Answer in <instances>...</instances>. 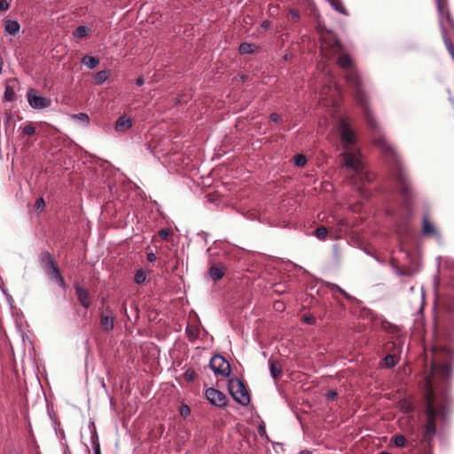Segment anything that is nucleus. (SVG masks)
I'll return each instance as SVG.
<instances>
[{"label": "nucleus", "mask_w": 454, "mask_h": 454, "mask_svg": "<svg viewBox=\"0 0 454 454\" xmlns=\"http://www.w3.org/2000/svg\"><path fill=\"white\" fill-rule=\"evenodd\" d=\"M451 399L450 395L443 391L435 392L428 384L425 393L426 424L423 426V432L420 442L425 447H431V443L436 434V421L444 424L450 413Z\"/></svg>", "instance_id": "nucleus-1"}, {"label": "nucleus", "mask_w": 454, "mask_h": 454, "mask_svg": "<svg viewBox=\"0 0 454 454\" xmlns=\"http://www.w3.org/2000/svg\"><path fill=\"white\" fill-rule=\"evenodd\" d=\"M440 306L439 327L441 333L435 339L432 351L451 358L454 354V297H442Z\"/></svg>", "instance_id": "nucleus-2"}, {"label": "nucleus", "mask_w": 454, "mask_h": 454, "mask_svg": "<svg viewBox=\"0 0 454 454\" xmlns=\"http://www.w3.org/2000/svg\"><path fill=\"white\" fill-rule=\"evenodd\" d=\"M373 143L376 146L380 147L386 155L392 157L394 160L392 175L396 181L400 195L403 198V205L407 210H411L414 201L413 190L395 148L381 136L375 137Z\"/></svg>", "instance_id": "nucleus-3"}, {"label": "nucleus", "mask_w": 454, "mask_h": 454, "mask_svg": "<svg viewBox=\"0 0 454 454\" xmlns=\"http://www.w3.org/2000/svg\"><path fill=\"white\" fill-rule=\"evenodd\" d=\"M321 41V50L330 56L343 51V45L338 36L331 30L326 29L320 23L317 27Z\"/></svg>", "instance_id": "nucleus-4"}, {"label": "nucleus", "mask_w": 454, "mask_h": 454, "mask_svg": "<svg viewBox=\"0 0 454 454\" xmlns=\"http://www.w3.org/2000/svg\"><path fill=\"white\" fill-rule=\"evenodd\" d=\"M228 390L231 397L240 405L247 406L250 403V394L244 381L238 378L231 379L228 382Z\"/></svg>", "instance_id": "nucleus-5"}, {"label": "nucleus", "mask_w": 454, "mask_h": 454, "mask_svg": "<svg viewBox=\"0 0 454 454\" xmlns=\"http://www.w3.org/2000/svg\"><path fill=\"white\" fill-rule=\"evenodd\" d=\"M345 80L348 85L355 90V99L356 103L364 104L365 98L368 97L364 90L363 83L360 80L356 68L347 71Z\"/></svg>", "instance_id": "nucleus-6"}, {"label": "nucleus", "mask_w": 454, "mask_h": 454, "mask_svg": "<svg viewBox=\"0 0 454 454\" xmlns=\"http://www.w3.org/2000/svg\"><path fill=\"white\" fill-rule=\"evenodd\" d=\"M338 129L340 134V142L345 150H350L351 146L356 144V134L350 129L347 120L340 117L338 120Z\"/></svg>", "instance_id": "nucleus-7"}, {"label": "nucleus", "mask_w": 454, "mask_h": 454, "mask_svg": "<svg viewBox=\"0 0 454 454\" xmlns=\"http://www.w3.org/2000/svg\"><path fill=\"white\" fill-rule=\"evenodd\" d=\"M209 367L215 375L228 377L231 374V365L229 362L220 355L212 356L209 362Z\"/></svg>", "instance_id": "nucleus-8"}, {"label": "nucleus", "mask_w": 454, "mask_h": 454, "mask_svg": "<svg viewBox=\"0 0 454 454\" xmlns=\"http://www.w3.org/2000/svg\"><path fill=\"white\" fill-rule=\"evenodd\" d=\"M440 17V26L442 35L444 41V43L447 47V50L450 53L451 57L454 59V44L452 38L454 36V33L450 31V26L447 21L446 15L444 14L442 17Z\"/></svg>", "instance_id": "nucleus-9"}, {"label": "nucleus", "mask_w": 454, "mask_h": 454, "mask_svg": "<svg viewBox=\"0 0 454 454\" xmlns=\"http://www.w3.org/2000/svg\"><path fill=\"white\" fill-rule=\"evenodd\" d=\"M207 400L213 405L223 408L227 404V397L224 393L214 387H208L205 391Z\"/></svg>", "instance_id": "nucleus-10"}, {"label": "nucleus", "mask_w": 454, "mask_h": 454, "mask_svg": "<svg viewBox=\"0 0 454 454\" xmlns=\"http://www.w3.org/2000/svg\"><path fill=\"white\" fill-rule=\"evenodd\" d=\"M342 155L347 168L353 170H359L362 168L358 152L353 151L352 148H350V150H346Z\"/></svg>", "instance_id": "nucleus-11"}, {"label": "nucleus", "mask_w": 454, "mask_h": 454, "mask_svg": "<svg viewBox=\"0 0 454 454\" xmlns=\"http://www.w3.org/2000/svg\"><path fill=\"white\" fill-rule=\"evenodd\" d=\"M100 326L106 332H110L114 329V316L109 306L100 311Z\"/></svg>", "instance_id": "nucleus-12"}, {"label": "nucleus", "mask_w": 454, "mask_h": 454, "mask_svg": "<svg viewBox=\"0 0 454 454\" xmlns=\"http://www.w3.org/2000/svg\"><path fill=\"white\" fill-rule=\"evenodd\" d=\"M35 90H29L27 92V100L29 105L35 109H43L51 106V100L48 98L36 96L34 94Z\"/></svg>", "instance_id": "nucleus-13"}, {"label": "nucleus", "mask_w": 454, "mask_h": 454, "mask_svg": "<svg viewBox=\"0 0 454 454\" xmlns=\"http://www.w3.org/2000/svg\"><path fill=\"white\" fill-rule=\"evenodd\" d=\"M358 105L363 108L364 119H365L368 126L371 128L372 131L373 133L379 132L380 125L369 106L368 98H365L364 104H358Z\"/></svg>", "instance_id": "nucleus-14"}, {"label": "nucleus", "mask_w": 454, "mask_h": 454, "mask_svg": "<svg viewBox=\"0 0 454 454\" xmlns=\"http://www.w3.org/2000/svg\"><path fill=\"white\" fill-rule=\"evenodd\" d=\"M436 358H442L445 362L440 364L437 368V373L441 376L442 380H448L451 376V364L449 361L452 360L454 356L451 358L446 357V356L439 353L433 352ZM454 355V353H453Z\"/></svg>", "instance_id": "nucleus-15"}, {"label": "nucleus", "mask_w": 454, "mask_h": 454, "mask_svg": "<svg viewBox=\"0 0 454 454\" xmlns=\"http://www.w3.org/2000/svg\"><path fill=\"white\" fill-rule=\"evenodd\" d=\"M436 7L439 16L442 17L446 15L448 23L450 26V31L454 33V19L451 17L450 9L448 6V0H435Z\"/></svg>", "instance_id": "nucleus-16"}, {"label": "nucleus", "mask_w": 454, "mask_h": 454, "mask_svg": "<svg viewBox=\"0 0 454 454\" xmlns=\"http://www.w3.org/2000/svg\"><path fill=\"white\" fill-rule=\"evenodd\" d=\"M74 290L75 294L77 296V300L81 303V305L86 309H89L92 301L88 290L78 284L74 286Z\"/></svg>", "instance_id": "nucleus-17"}, {"label": "nucleus", "mask_w": 454, "mask_h": 454, "mask_svg": "<svg viewBox=\"0 0 454 454\" xmlns=\"http://www.w3.org/2000/svg\"><path fill=\"white\" fill-rule=\"evenodd\" d=\"M339 54L340 56L337 59V64L341 69L347 72L353 68H356L355 61L350 57V55L342 52Z\"/></svg>", "instance_id": "nucleus-18"}, {"label": "nucleus", "mask_w": 454, "mask_h": 454, "mask_svg": "<svg viewBox=\"0 0 454 454\" xmlns=\"http://www.w3.org/2000/svg\"><path fill=\"white\" fill-rule=\"evenodd\" d=\"M226 268L223 264H214L208 269V275L215 282L222 279L225 274Z\"/></svg>", "instance_id": "nucleus-19"}, {"label": "nucleus", "mask_w": 454, "mask_h": 454, "mask_svg": "<svg viewBox=\"0 0 454 454\" xmlns=\"http://www.w3.org/2000/svg\"><path fill=\"white\" fill-rule=\"evenodd\" d=\"M437 231L434 224L430 222L427 215H424L422 218V234L425 237H432L436 235Z\"/></svg>", "instance_id": "nucleus-20"}, {"label": "nucleus", "mask_w": 454, "mask_h": 454, "mask_svg": "<svg viewBox=\"0 0 454 454\" xmlns=\"http://www.w3.org/2000/svg\"><path fill=\"white\" fill-rule=\"evenodd\" d=\"M39 262L44 270L56 264L54 257L48 251H43L39 254Z\"/></svg>", "instance_id": "nucleus-21"}, {"label": "nucleus", "mask_w": 454, "mask_h": 454, "mask_svg": "<svg viewBox=\"0 0 454 454\" xmlns=\"http://www.w3.org/2000/svg\"><path fill=\"white\" fill-rule=\"evenodd\" d=\"M269 365H270V375L274 380H278V378H280L282 376V373H283L282 364L278 360L270 358Z\"/></svg>", "instance_id": "nucleus-22"}, {"label": "nucleus", "mask_w": 454, "mask_h": 454, "mask_svg": "<svg viewBox=\"0 0 454 454\" xmlns=\"http://www.w3.org/2000/svg\"><path fill=\"white\" fill-rule=\"evenodd\" d=\"M132 126V120L125 116H121L115 122V130L117 132H124Z\"/></svg>", "instance_id": "nucleus-23"}, {"label": "nucleus", "mask_w": 454, "mask_h": 454, "mask_svg": "<svg viewBox=\"0 0 454 454\" xmlns=\"http://www.w3.org/2000/svg\"><path fill=\"white\" fill-rule=\"evenodd\" d=\"M20 24L16 20H8L5 21L4 29L10 35H15L20 30Z\"/></svg>", "instance_id": "nucleus-24"}, {"label": "nucleus", "mask_w": 454, "mask_h": 454, "mask_svg": "<svg viewBox=\"0 0 454 454\" xmlns=\"http://www.w3.org/2000/svg\"><path fill=\"white\" fill-rule=\"evenodd\" d=\"M82 63L87 66L90 69H94L99 63V59L93 56L85 55L82 59Z\"/></svg>", "instance_id": "nucleus-25"}, {"label": "nucleus", "mask_w": 454, "mask_h": 454, "mask_svg": "<svg viewBox=\"0 0 454 454\" xmlns=\"http://www.w3.org/2000/svg\"><path fill=\"white\" fill-rule=\"evenodd\" d=\"M185 332L188 339L192 341L199 338L200 329L197 326L188 325Z\"/></svg>", "instance_id": "nucleus-26"}, {"label": "nucleus", "mask_w": 454, "mask_h": 454, "mask_svg": "<svg viewBox=\"0 0 454 454\" xmlns=\"http://www.w3.org/2000/svg\"><path fill=\"white\" fill-rule=\"evenodd\" d=\"M90 29L85 26H79L74 32L73 35L76 38H84L86 37Z\"/></svg>", "instance_id": "nucleus-27"}, {"label": "nucleus", "mask_w": 454, "mask_h": 454, "mask_svg": "<svg viewBox=\"0 0 454 454\" xmlns=\"http://www.w3.org/2000/svg\"><path fill=\"white\" fill-rule=\"evenodd\" d=\"M255 45L248 43H242L239 47L240 54H250L254 51Z\"/></svg>", "instance_id": "nucleus-28"}, {"label": "nucleus", "mask_w": 454, "mask_h": 454, "mask_svg": "<svg viewBox=\"0 0 454 454\" xmlns=\"http://www.w3.org/2000/svg\"><path fill=\"white\" fill-rule=\"evenodd\" d=\"M108 77H109V71L102 70V71L96 73L94 79H95L96 83L101 84L105 81H106Z\"/></svg>", "instance_id": "nucleus-29"}, {"label": "nucleus", "mask_w": 454, "mask_h": 454, "mask_svg": "<svg viewBox=\"0 0 454 454\" xmlns=\"http://www.w3.org/2000/svg\"><path fill=\"white\" fill-rule=\"evenodd\" d=\"M4 98L6 101H13L15 99V91L11 86H5Z\"/></svg>", "instance_id": "nucleus-30"}, {"label": "nucleus", "mask_w": 454, "mask_h": 454, "mask_svg": "<svg viewBox=\"0 0 454 454\" xmlns=\"http://www.w3.org/2000/svg\"><path fill=\"white\" fill-rule=\"evenodd\" d=\"M45 272L52 279H54L57 276L60 274V270L57 263L51 266V268L45 270Z\"/></svg>", "instance_id": "nucleus-31"}, {"label": "nucleus", "mask_w": 454, "mask_h": 454, "mask_svg": "<svg viewBox=\"0 0 454 454\" xmlns=\"http://www.w3.org/2000/svg\"><path fill=\"white\" fill-rule=\"evenodd\" d=\"M394 443L396 447L402 448L405 445L406 439L403 434H395L393 436Z\"/></svg>", "instance_id": "nucleus-32"}, {"label": "nucleus", "mask_w": 454, "mask_h": 454, "mask_svg": "<svg viewBox=\"0 0 454 454\" xmlns=\"http://www.w3.org/2000/svg\"><path fill=\"white\" fill-rule=\"evenodd\" d=\"M72 118L82 122L83 124H89V122H90L89 115L84 113L73 114Z\"/></svg>", "instance_id": "nucleus-33"}, {"label": "nucleus", "mask_w": 454, "mask_h": 454, "mask_svg": "<svg viewBox=\"0 0 454 454\" xmlns=\"http://www.w3.org/2000/svg\"><path fill=\"white\" fill-rule=\"evenodd\" d=\"M146 276L143 270H138L136 271L134 276V281L137 284H143L145 281Z\"/></svg>", "instance_id": "nucleus-34"}, {"label": "nucleus", "mask_w": 454, "mask_h": 454, "mask_svg": "<svg viewBox=\"0 0 454 454\" xmlns=\"http://www.w3.org/2000/svg\"><path fill=\"white\" fill-rule=\"evenodd\" d=\"M327 233H328V231L325 226L317 227L315 231V235L317 236V238L321 240H323L326 238Z\"/></svg>", "instance_id": "nucleus-35"}, {"label": "nucleus", "mask_w": 454, "mask_h": 454, "mask_svg": "<svg viewBox=\"0 0 454 454\" xmlns=\"http://www.w3.org/2000/svg\"><path fill=\"white\" fill-rule=\"evenodd\" d=\"M294 160L295 165L298 167H303L307 162L306 157L303 154H300V153L294 155Z\"/></svg>", "instance_id": "nucleus-36"}, {"label": "nucleus", "mask_w": 454, "mask_h": 454, "mask_svg": "<svg viewBox=\"0 0 454 454\" xmlns=\"http://www.w3.org/2000/svg\"><path fill=\"white\" fill-rule=\"evenodd\" d=\"M273 292L276 294H283L286 293V286L282 283H277L272 286Z\"/></svg>", "instance_id": "nucleus-37"}, {"label": "nucleus", "mask_w": 454, "mask_h": 454, "mask_svg": "<svg viewBox=\"0 0 454 454\" xmlns=\"http://www.w3.org/2000/svg\"><path fill=\"white\" fill-rule=\"evenodd\" d=\"M331 289L332 290H336L337 292H339L341 295H343L348 301H352L354 299L353 296L348 294L346 291H344L341 287H340L337 285H333Z\"/></svg>", "instance_id": "nucleus-38"}, {"label": "nucleus", "mask_w": 454, "mask_h": 454, "mask_svg": "<svg viewBox=\"0 0 454 454\" xmlns=\"http://www.w3.org/2000/svg\"><path fill=\"white\" fill-rule=\"evenodd\" d=\"M384 361H385L386 366L388 367V368L394 367L395 365V364H396L395 356H393V355L386 356L385 358H384Z\"/></svg>", "instance_id": "nucleus-39"}, {"label": "nucleus", "mask_w": 454, "mask_h": 454, "mask_svg": "<svg viewBox=\"0 0 454 454\" xmlns=\"http://www.w3.org/2000/svg\"><path fill=\"white\" fill-rule=\"evenodd\" d=\"M44 207L45 201L43 197L38 198L34 204V208L39 212L43 211Z\"/></svg>", "instance_id": "nucleus-40"}, {"label": "nucleus", "mask_w": 454, "mask_h": 454, "mask_svg": "<svg viewBox=\"0 0 454 454\" xmlns=\"http://www.w3.org/2000/svg\"><path fill=\"white\" fill-rule=\"evenodd\" d=\"M21 133L24 136H32L35 133V128L32 125H27L22 128Z\"/></svg>", "instance_id": "nucleus-41"}, {"label": "nucleus", "mask_w": 454, "mask_h": 454, "mask_svg": "<svg viewBox=\"0 0 454 454\" xmlns=\"http://www.w3.org/2000/svg\"><path fill=\"white\" fill-rule=\"evenodd\" d=\"M171 234L172 231L167 228L159 231V237L163 240H167Z\"/></svg>", "instance_id": "nucleus-42"}, {"label": "nucleus", "mask_w": 454, "mask_h": 454, "mask_svg": "<svg viewBox=\"0 0 454 454\" xmlns=\"http://www.w3.org/2000/svg\"><path fill=\"white\" fill-rule=\"evenodd\" d=\"M184 379L189 381L192 382L195 379V372L194 370L189 369L184 373Z\"/></svg>", "instance_id": "nucleus-43"}, {"label": "nucleus", "mask_w": 454, "mask_h": 454, "mask_svg": "<svg viewBox=\"0 0 454 454\" xmlns=\"http://www.w3.org/2000/svg\"><path fill=\"white\" fill-rule=\"evenodd\" d=\"M289 16H290V18H291V21H292V22H294V23H295V22H297V21L299 20V19H300V12H299V11H297V10L291 9V10L289 11Z\"/></svg>", "instance_id": "nucleus-44"}, {"label": "nucleus", "mask_w": 454, "mask_h": 454, "mask_svg": "<svg viewBox=\"0 0 454 454\" xmlns=\"http://www.w3.org/2000/svg\"><path fill=\"white\" fill-rule=\"evenodd\" d=\"M338 395V393L337 391L333 390V389H330L328 390L326 393H325V398L328 400V401H333Z\"/></svg>", "instance_id": "nucleus-45"}, {"label": "nucleus", "mask_w": 454, "mask_h": 454, "mask_svg": "<svg viewBox=\"0 0 454 454\" xmlns=\"http://www.w3.org/2000/svg\"><path fill=\"white\" fill-rule=\"evenodd\" d=\"M332 4L334 6L335 10H337L338 12H340L341 13L346 12L343 4L339 0L333 1Z\"/></svg>", "instance_id": "nucleus-46"}, {"label": "nucleus", "mask_w": 454, "mask_h": 454, "mask_svg": "<svg viewBox=\"0 0 454 454\" xmlns=\"http://www.w3.org/2000/svg\"><path fill=\"white\" fill-rule=\"evenodd\" d=\"M55 281L58 282V284L62 287V288H66L67 287V285H66V282H65V279L64 278L62 277L61 273L57 276L55 278H54Z\"/></svg>", "instance_id": "nucleus-47"}, {"label": "nucleus", "mask_w": 454, "mask_h": 454, "mask_svg": "<svg viewBox=\"0 0 454 454\" xmlns=\"http://www.w3.org/2000/svg\"><path fill=\"white\" fill-rule=\"evenodd\" d=\"M9 9V4L6 0H0V12H4Z\"/></svg>", "instance_id": "nucleus-48"}, {"label": "nucleus", "mask_w": 454, "mask_h": 454, "mask_svg": "<svg viewBox=\"0 0 454 454\" xmlns=\"http://www.w3.org/2000/svg\"><path fill=\"white\" fill-rule=\"evenodd\" d=\"M257 431H258V434L261 435V436H266V428L264 427V425H259L258 427H257Z\"/></svg>", "instance_id": "nucleus-49"}, {"label": "nucleus", "mask_w": 454, "mask_h": 454, "mask_svg": "<svg viewBox=\"0 0 454 454\" xmlns=\"http://www.w3.org/2000/svg\"><path fill=\"white\" fill-rule=\"evenodd\" d=\"M270 119L274 122H278L280 120V115L276 113H272L270 116Z\"/></svg>", "instance_id": "nucleus-50"}, {"label": "nucleus", "mask_w": 454, "mask_h": 454, "mask_svg": "<svg viewBox=\"0 0 454 454\" xmlns=\"http://www.w3.org/2000/svg\"><path fill=\"white\" fill-rule=\"evenodd\" d=\"M94 443V454H101L100 445L98 440L93 442Z\"/></svg>", "instance_id": "nucleus-51"}, {"label": "nucleus", "mask_w": 454, "mask_h": 454, "mask_svg": "<svg viewBox=\"0 0 454 454\" xmlns=\"http://www.w3.org/2000/svg\"><path fill=\"white\" fill-rule=\"evenodd\" d=\"M274 308L278 310V311H281L284 309L285 306H284V303L281 302V301H276L274 303Z\"/></svg>", "instance_id": "nucleus-52"}, {"label": "nucleus", "mask_w": 454, "mask_h": 454, "mask_svg": "<svg viewBox=\"0 0 454 454\" xmlns=\"http://www.w3.org/2000/svg\"><path fill=\"white\" fill-rule=\"evenodd\" d=\"M189 413H190V408H189V406H187V405H183V406L181 407V414H182L183 416H185V415H187V414H189Z\"/></svg>", "instance_id": "nucleus-53"}, {"label": "nucleus", "mask_w": 454, "mask_h": 454, "mask_svg": "<svg viewBox=\"0 0 454 454\" xmlns=\"http://www.w3.org/2000/svg\"><path fill=\"white\" fill-rule=\"evenodd\" d=\"M156 254L153 252H150L147 254V260L151 262H153L154 261H156Z\"/></svg>", "instance_id": "nucleus-54"}, {"label": "nucleus", "mask_w": 454, "mask_h": 454, "mask_svg": "<svg viewBox=\"0 0 454 454\" xmlns=\"http://www.w3.org/2000/svg\"><path fill=\"white\" fill-rule=\"evenodd\" d=\"M145 81H144V78L142 76L138 77L137 80H136V84L137 86H142L144 84Z\"/></svg>", "instance_id": "nucleus-55"}, {"label": "nucleus", "mask_w": 454, "mask_h": 454, "mask_svg": "<svg viewBox=\"0 0 454 454\" xmlns=\"http://www.w3.org/2000/svg\"><path fill=\"white\" fill-rule=\"evenodd\" d=\"M270 26V22L268 20H265L262 22V27L264 28H267Z\"/></svg>", "instance_id": "nucleus-56"}, {"label": "nucleus", "mask_w": 454, "mask_h": 454, "mask_svg": "<svg viewBox=\"0 0 454 454\" xmlns=\"http://www.w3.org/2000/svg\"><path fill=\"white\" fill-rule=\"evenodd\" d=\"M413 411V407H412L411 405H410V404H409V405L406 407V409H405V411H406V412H411V411Z\"/></svg>", "instance_id": "nucleus-57"}, {"label": "nucleus", "mask_w": 454, "mask_h": 454, "mask_svg": "<svg viewBox=\"0 0 454 454\" xmlns=\"http://www.w3.org/2000/svg\"><path fill=\"white\" fill-rule=\"evenodd\" d=\"M300 454H310L309 450H304L300 452Z\"/></svg>", "instance_id": "nucleus-58"}, {"label": "nucleus", "mask_w": 454, "mask_h": 454, "mask_svg": "<svg viewBox=\"0 0 454 454\" xmlns=\"http://www.w3.org/2000/svg\"><path fill=\"white\" fill-rule=\"evenodd\" d=\"M306 321L309 323V324H312L313 320L310 319V318H307Z\"/></svg>", "instance_id": "nucleus-59"}, {"label": "nucleus", "mask_w": 454, "mask_h": 454, "mask_svg": "<svg viewBox=\"0 0 454 454\" xmlns=\"http://www.w3.org/2000/svg\"><path fill=\"white\" fill-rule=\"evenodd\" d=\"M379 454H389L387 451H381Z\"/></svg>", "instance_id": "nucleus-60"}, {"label": "nucleus", "mask_w": 454, "mask_h": 454, "mask_svg": "<svg viewBox=\"0 0 454 454\" xmlns=\"http://www.w3.org/2000/svg\"><path fill=\"white\" fill-rule=\"evenodd\" d=\"M16 454H21V453H16Z\"/></svg>", "instance_id": "nucleus-61"}]
</instances>
